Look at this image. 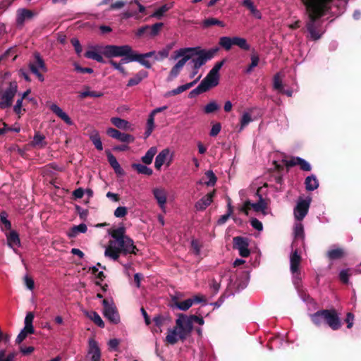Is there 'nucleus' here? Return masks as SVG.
<instances>
[{"label": "nucleus", "instance_id": "obj_9", "mask_svg": "<svg viewBox=\"0 0 361 361\" xmlns=\"http://www.w3.org/2000/svg\"><path fill=\"white\" fill-rule=\"evenodd\" d=\"M311 203V198L304 200L299 198L296 206L294 208L293 213L296 220L302 221L307 214Z\"/></svg>", "mask_w": 361, "mask_h": 361}, {"label": "nucleus", "instance_id": "obj_30", "mask_svg": "<svg viewBox=\"0 0 361 361\" xmlns=\"http://www.w3.org/2000/svg\"><path fill=\"white\" fill-rule=\"evenodd\" d=\"M242 5L247 8L251 14L257 19L262 18L261 12L256 8L252 0H243Z\"/></svg>", "mask_w": 361, "mask_h": 361}, {"label": "nucleus", "instance_id": "obj_55", "mask_svg": "<svg viewBox=\"0 0 361 361\" xmlns=\"http://www.w3.org/2000/svg\"><path fill=\"white\" fill-rule=\"evenodd\" d=\"M103 94H104L101 92L87 90V91H84V92H81L80 94V99H84L87 97H101L103 96Z\"/></svg>", "mask_w": 361, "mask_h": 361}, {"label": "nucleus", "instance_id": "obj_21", "mask_svg": "<svg viewBox=\"0 0 361 361\" xmlns=\"http://www.w3.org/2000/svg\"><path fill=\"white\" fill-rule=\"evenodd\" d=\"M197 49H195V47L181 48V53L183 55L180 56L181 59L178 62L184 66L188 61L194 59V56H195V51Z\"/></svg>", "mask_w": 361, "mask_h": 361}, {"label": "nucleus", "instance_id": "obj_25", "mask_svg": "<svg viewBox=\"0 0 361 361\" xmlns=\"http://www.w3.org/2000/svg\"><path fill=\"white\" fill-rule=\"evenodd\" d=\"M106 157L108 161L110 166L114 169V171L117 174L123 175L124 173L123 170L121 167L120 164L116 160V158L114 156V154L109 151H106Z\"/></svg>", "mask_w": 361, "mask_h": 361}, {"label": "nucleus", "instance_id": "obj_5", "mask_svg": "<svg viewBox=\"0 0 361 361\" xmlns=\"http://www.w3.org/2000/svg\"><path fill=\"white\" fill-rule=\"evenodd\" d=\"M102 54L106 58L123 57L121 63H130L134 61L132 57H134L135 51L133 50L130 45H106L104 47Z\"/></svg>", "mask_w": 361, "mask_h": 361}, {"label": "nucleus", "instance_id": "obj_51", "mask_svg": "<svg viewBox=\"0 0 361 361\" xmlns=\"http://www.w3.org/2000/svg\"><path fill=\"white\" fill-rule=\"evenodd\" d=\"M167 320H169V317L162 314H157L153 318V322L159 328H161Z\"/></svg>", "mask_w": 361, "mask_h": 361}, {"label": "nucleus", "instance_id": "obj_54", "mask_svg": "<svg viewBox=\"0 0 361 361\" xmlns=\"http://www.w3.org/2000/svg\"><path fill=\"white\" fill-rule=\"evenodd\" d=\"M205 176L208 178V181L205 183L206 185L207 186H214L217 180V178L214 173L212 171L209 170L205 173Z\"/></svg>", "mask_w": 361, "mask_h": 361}, {"label": "nucleus", "instance_id": "obj_15", "mask_svg": "<svg viewBox=\"0 0 361 361\" xmlns=\"http://www.w3.org/2000/svg\"><path fill=\"white\" fill-rule=\"evenodd\" d=\"M33 17L32 11L22 8L17 11L16 25L18 27H23L25 20L31 19Z\"/></svg>", "mask_w": 361, "mask_h": 361}, {"label": "nucleus", "instance_id": "obj_44", "mask_svg": "<svg viewBox=\"0 0 361 361\" xmlns=\"http://www.w3.org/2000/svg\"><path fill=\"white\" fill-rule=\"evenodd\" d=\"M250 59L251 63L245 71V73H250L253 71V68L257 66L259 62V55L256 53H253L251 54Z\"/></svg>", "mask_w": 361, "mask_h": 361}, {"label": "nucleus", "instance_id": "obj_36", "mask_svg": "<svg viewBox=\"0 0 361 361\" xmlns=\"http://www.w3.org/2000/svg\"><path fill=\"white\" fill-rule=\"evenodd\" d=\"M111 122L114 126L119 129L127 130L130 126L128 121L118 117H112L111 118Z\"/></svg>", "mask_w": 361, "mask_h": 361}, {"label": "nucleus", "instance_id": "obj_41", "mask_svg": "<svg viewBox=\"0 0 361 361\" xmlns=\"http://www.w3.org/2000/svg\"><path fill=\"white\" fill-rule=\"evenodd\" d=\"M132 168L137 171L138 173L151 176L153 173L152 169L141 164H133Z\"/></svg>", "mask_w": 361, "mask_h": 361}, {"label": "nucleus", "instance_id": "obj_37", "mask_svg": "<svg viewBox=\"0 0 361 361\" xmlns=\"http://www.w3.org/2000/svg\"><path fill=\"white\" fill-rule=\"evenodd\" d=\"M86 315L90 319H91L99 327H100V328L104 327V326H105L104 322L97 312H95V311H92L90 312H87L86 313Z\"/></svg>", "mask_w": 361, "mask_h": 361}, {"label": "nucleus", "instance_id": "obj_60", "mask_svg": "<svg viewBox=\"0 0 361 361\" xmlns=\"http://www.w3.org/2000/svg\"><path fill=\"white\" fill-rule=\"evenodd\" d=\"M6 351L5 350L0 349V361H13L16 356L14 353H9L6 357H5Z\"/></svg>", "mask_w": 361, "mask_h": 361}, {"label": "nucleus", "instance_id": "obj_34", "mask_svg": "<svg viewBox=\"0 0 361 361\" xmlns=\"http://www.w3.org/2000/svg\"><path fill=\"white\" fill-rule=\"evenodd\" d=\"M202 25L204 28H209V27H211L212 26H214V25H217V26L224 27H225V23L223 21L219 20L217 18H208L204 19L202 21Z\"/></svg>", "mask_w": 361, "mask_h": 361}, {"label": "nucleus", "instance_id": "obj_19", "mask_svg": "<svg viewBox=\"0 0 361 361\" xmlns=\"http://www.w3.org/2000/svg\"><path fill=\"white\" fill-rule=\"evenodd\" d=\"M345 255V249L340 247L331 248L326 253V257L332 261L343 259Z\"/></svg>", "mask_w": 361, "mask_h": 361}, {"label": "nucleus", "instance_id": "obj_22", "mask_svg": "<svg viewBox=\"0 0 361 361\" xmlns=\"http://www.w3.org/2000/svg\"><path fill=\"white\" fill-rule=\"evenodd\" d=\"M197 49H195V47L181 48V53L183 55L180 56L181 59L178 62L184 66L188 61L194 59V56H195V51Z\"/></svg>", "mask_w": 361, "mask_h": 361}, {"label": "nucleus", "instance_id": "obj_49", "mask_svg": "<svg viewBox=\"0 0 361 361\" xmlns=\"http://www.w3.org/2000/svg\"><path fill=\"white\" fill-rule=\"evenodd\" d=\"M219 105L215 101H212L204 107V112L207 114H212L219 110Z\"/></svg>", "mask_w": 361, "mask_h": 361}, {"label": "nucleus", "instance_id": "obj_35", "mask_svg": "<svg viewBox=\"0 0 361 361\" xmlns=\"http://www.w3.org/2000/svg\"><path fill=\"white\" fill-rule=\"evenodd\" d=\"M268 203L263 197H260V200L255 203H252V208L256 212H262L264 214H266L265 210L267 209Z\"/></svg>", "mask_w": 361, "mask_h": 361}, {"label": "nucleus", "instance_id": "obj_23", "mask_svg": "<svg viewBox=\"0 0 361 361\" xmlns=\"http://www.w3.org/2000/svg\"><path fill=\"white\" fill-rule=\"evenodd\" d=\"M197 49H195V47L181 48V53L183 55L180 56L181 59L178 62L184 66L188 61L194 59V56H195V51Z\"/></svg>", "mask_w": 361, "mask_h": 361}, {"label": "nucleus", "instance_id": "obj_8", "mask_svg": "<svg viewBox=\"0 0 361 361\" xmlns=\"http://www.w3.org/2000/svg\"><path fill=\"white\" fill-rule=\"evenodd\" d=\"M103 314L111 323L117 324L120 322V316L112 299H104L102 300Z\"/></svg>", "mask_w": 361, "mask_h": 361}, {"label": "nucleus", "instance_id": "obj_10", "mask_svg": "<svg viewBox=\"0 0 361 361\" xmlns=\"http://www.w3.org/2000/svg\"><path fill=\"white\" fill-rule=\"evenodd\" d=\"M248 239L241 236L233 238V247L238 250L239 254L242 257H247L250 251L248 248Z\"/></svg>", "mask_w": 361, "mask_h": 361}, {"label": "nucleus", "instance_id": "obj_45", "mask_svg": "<svg viewBox=\"0 0 361 361\" xmlns=\"http://www.w3.org/2000/svg\"><path fill=\"white\" fill-rule=\"evenodd\" d=\"M85 58L91 59L99 63H105L102 56L98 52L92 50L87 51L84 54Z\"/></svg>", "mask_w": 361, "mask_h": 361}, {"label": "nucleus", "instance_id": "obj_24", "mask_svg": "<svg viewBox=\"0 0 361 361\" xmlns=\"http://www.w3.org/2000/svg\"><path fill=\"white\" fill-rule=\"evenodd\" d=\"M30 145L35 148L42 149L44 148L47 142L46 137L44 135L41 134L39 131L35 132L33 139L30 142Z\"/></svg>", "mask_w": 361, "mask_h": 361}, {"label": "nucleus", "instance_id": "obj_3", "mask_svg": "<svg viewBox=\"0 0 361 361\" xmlns=\"http://www.w3.org/2000/svg\"><path fill=\"white\" fill-rule=\"evenodd\" d=\"M193 322L200 325L204 324V319L202 317L190 315L188 317L180 314L176 320V326L168 329V334L166 336V342L171 345L176 344L178 339L184 341L190 336L193 329Z\"/></svg>", "mask_w": 361, "mask_h": 361}, {"label": "nucleus", "instance_id": "obj_53", "mask_svg": "<svg viewBox=\"0 0 361 361\" xmlns=\"http://www.w3.org/2000/svg\"><path fill=\"white\" fill-rule=\"evenodd\" d=\"M163 27V23H157L152 26H149V35L152 37L157 35Z\"/></svg>", "mask_w": 361, "mask_h": 361}, {"label": "nucleus", "instance_id": "obj_40", "mask_svg": "<svg viewBox=\"0 0 361 361\" xmlns=\"http://www.w3.org/2000/svg\"><path fill=\"white\" fill-rule=\"evenodd\" d=\"M157 149L156 147H150L141 159L145 164H150L152 162L154 155L157 154Z\"/></svg>", "mask_w": 361, "mask_h": 361}, {"label": "nucleus", "instance_id": "obj_59", "mask_svg": "<svg viewBox=\"0 0 361 361\" xmlns=\"http://www.w3.org/2000/svg\"><path fill=\"white\" fill-rule=\"evenodd\" d=\"M0 220L6 230H11V223L7 219V214L5 212H1Z\"/></svg>", "mask_w": 361, "mask_h": 361}, {"label": "nucleus", "instance_id": "obj_13", "mask_svg": "<svg viewBox=\"0 0 361 361\" xmlns=\"http://www.w3.org/2000/svg\"><path fill=\"white\" fill-rule=\"evenodd\" d=\"M215 191L210 192L198 200L195 207L197 211H204L213 202Z\"/></svg>", "mask_w": 361, "mask_h": 361}, {"label": "nucleus", "instance_id": "obj_57", "mask_svg": "<svg viewBox=\"0 0 361 361\" xmlns=\"http://www.w3.org/2000/svg\"><path fill=\"white\" fill-rule=\"evenodd\" d=\"M294 235L296 238L304 237V228L301 223L295 224L294 227Z\"/></svg>", "mask_w": 361, "mask_h": 361}, {"label": "nucleus", "instance_id": "obj_1", "mask_svg": "<svg viewBox=\"0 0 361 361\" xmlns=\"http://www.w3.org/2000/svg\"><path fill=\"white\" fill-rule=\"evenodd\" d=\"M109 234L113 240L109 241V245L104 252L106 257H109L114 261H118L120 255H137L139 250L134 245L133 239L126 235L125 227L121 226L109 230Z\"/></svg>", "mask_w": 361, "mask_h": 361}, {"label": "nucleus", "instance_id": "obj_33", "mask_svg": "<svg viewBox=\"0 0 361 361\" xmlns=\"http://www.w3.org/2000/svg\"><path fill=\"white\" fill-rule=\"evenodd\" d=\"M8 245L11 247L14 246L20 245L19 235L15 231H11L8 234L6 235Z\"/></svg>", "mask_w": 361, "mask_h": 361}, {"label": "nucleus", "instance_id": "obj_11", "mask_svg": "<svg viewBox=\"0 0 361 361\" xmlns=\"http://www.w3.org/2000/svg\"><path fill=\"white\" fill-rule=\"evenodd\" d=\"M106 134L109 137L123 142L131 143L135 140V138L133 135L128 133H121L118 130L113 128H109L106 130Z\"/></svg>", "mask_w": 361, "mask_h": 361}, {"label": "nucleus", "instance_id": "obj_16", "mask_svg": "<svg viewBox=\"0 0 361 361\" xmlns=\"http://www.w3.org/2000/svg\"><path fill=\"white\" fill-rule=\"evenodd\" d=\"M91 355V361H99L101 358V350L97 342L94 339L89 341V352Z\"/></svg>", "mask_w": 361, "mask_h": 361}, {"label": "nucleus", "instance_id": "obj_12", "mask_svg": "<svg viewBox=\"0 0 361 361\" xmlns=\"http://www.w3.org/2000/svg\"><path fill=\"white\" fill-rule=\"evenodd\" d=\"M301 256L298 254L297 250L293 251L290 255V271L293 274L298 276L300 275V264L301 262Z\"/></svg>", "mask_w": 361, "mask_h": 361}, {"label": "nucleus", "instance_id": "obj_31", "mask_svg": "<svg viewBox=\"0 0 361 361\" xmlns=\"http://www.w3.org/2000/svg\"><path fill=\"white\" fill-rule=\"evenodd\" d=\"M305 189L313 191L319 187V181L314 175L307 176L305 180Z\"/></svg>", "mask_w": 361, "mask_h": 361}, {"label": "nucleus", "instance_id": "obj_17", "mask_svg": "<svg viewBox=\"0 0 361 361\" xmlns=\"http://www.w3.org/2000/svg\"><path fill=\"white\" fill-rule=\"evenodd\" d=\"M152 192L160 208L164 209L167 200L166 190L163 188H156L153 189Z\"/></svg>", "mask_w": 361, "mask_h": 361}, {"label": "nucleus", "instance_id": "obj_56", "mask_svg": "<svg viewBox=\"0 0 361 361\" xmlns=\"http://www.w3.org/2000/svg\"><path fill=\"white\" fill-rule=\"evenodd\" d=\"M252 121L251 115L249 113H244L240 119V128L241 131L245 126H247Z\"/></svg>", "mask_w": 361, "mask_h": 361}, {"label": "nucleus", "instance_id": "obj_64", "mask_svg": "<svg viewBox=\"0 0 361 361\" xmlns=\"http://www.w3.org/2000/svg\"><path fill=\"white\" fill-rule=\"evenodd\" d=\"M221 125L220 123H216L212 126L209 133V135L212 137H216L221 131Z\"/></svg>", "mask_w": 361, "mask_h": 361}, {"label": "nucleus", "instance_id": "obj_43", "mask_svg": "<svg viewBox=\"0 0 361 361\" xmlns=\"http://www.w3.org/2000/svg\"><path fill=\"white\" fill-rule=\"evenodd\" d=\"M219 44L226 51H229L233 46V37H221L219 39Z\"/></svg>", "mask_w": 361, "mask_h": 361}, {"label": "nucleus", "instance_id": "obj_47", "mask_svg": "<svg viewBox=\"0 0 361 361\" xmlns=\"http://www.w3.org/2000/svg\"><path fill=\"white\" fill-rule=\"evenodd\" d=\"M34 333V331L30 329L26 330V328L24 327L18 335L16 339V343L17 344H20L26 338L28 334H32Z\"/></svg>", "mask_w": 361, "mask_h": 361}, {"label": "nucleus", "instance_id": "obj_27", "mask_svg": "<svg viewBox=\"0 0 361 361\" xmlns=\"http://www.w3.org/2000/svg\"><path fill=\"white\" fill-rule=\"evenodd\" d=\"M51 111L67 124H72L71 118L56 104L50 106Z\"/></svg>", "mask_w": 361, "mask_h": 361}, {"label": "nucleus", "instance_id": "obj_39", "mask_svg": "<svg viewBox=\"0 0 361 361\" xmlns=\"http://www.w3.org/2000/svg\"><path fill=\"white\" fill-rule=\"evenodd\" d=\"M90 140L92 142L97 149L101 151L103 149L102 142L99 133L93 130L90 135Z\"/></svg>", "mask_w": 361, "mask_h": 361}, {"label": "nucleus", "instance_id": "obj_2", "mask_svg": "<svg viewBox=\"0 0 361 361\" xmlns=\"http://www.w3.org/2000/svg\"><path fill=\"white\" fill-rule=\"evenodd\" d=\"M308 13L306 27L312 40L319 39L324 31L319 19L325 15L326 5L333 0H301Z\"/></svg>", "mask_w": 361, "mask_h": 361}, {"label": "nucleus", "instance_id": "obj_46", "mask_svg": "<svg viewBox=\"0 0 361 361\" xmlns=\"http://www.w3.org/2000/svg\"><path fill=\"white\" fill-rule=\"evenodd\" d=\"M172 6H169L168 4H164L159 7L158 9H157L151 16L150 17L152 18H157L158 19H160L166 12H167Z\"/></svg>", "mask_w": 361, "mask_h": 361}, {"label": "nucleus", "instance_id": "obj_7", "mask_svg": "<svg viewBox=\"0 0 361 361\" xmlns=\"http://www.w3.org/2000/svg\"><path fill=\"white\" fill-rule=\"evenodd\" d=\"M195 49H197L195 51V56H194L192 61L193 66H195V69H200L208 61L213 59L219 51L218 47L212 48L208 50L203 49L200 47H196Z\"/></svg>", "mask_w": 361, "mask_h": 361}, {"label": "nucleus", "instance_id": "obj_62", "mask_svg": "<svg viewBox=\"0 0 361 361\" xmlns=\"http://www.w3.org/2000/svg\"><path fill=\"white\" fill-rule=\"evenodd\" d=\"M71 43L73 46L76 54L78 55H80L82 51V46L80 43V41L77 38H72L71 39Z\"/></svg>", "mask_w": 361, "mask_h": 361}, {"label": "nucleus", "instance_id": "obj_52", "mask_svg": "<svg viewBox=\"0 0 361 361\" xmlns=\"http://www.w3.org/2000/svg\"><path fill=\"white\" fill-rule=\"evenodd\" d=\"M207 90H209L207 88V87H205L202 82H200V85L196 88L193 89L189 93V97L190 98L195 97L201 93L207 92Z\"/></svg>", "mask_w": 361, "mask_h": 361}, {"label": "nucleus", "instance_id": "obj_58", "mask_svg": "<svg viewBox=\"0 0 361 361\" xmlns=\"http://www.w3.org/2000/svg\"><path fill=\"white\" fill-rule=\"evenodd\" d=\"M298 161V166L301 170L304 171H310L312 169L310 164L305 161V159L300 157V159H296Z\"/></svg>", "mask_w": 361, "mask_h": 361}, {"label": "nucleus", "instance_id": "obj_26", "mask_svg": "<svg viewBox=\"0 0 361 361\" xmlns=\"http://www.w3.org/2000/svg\"><path fill=\"white\" fill-rule=\"evenodd\" d=\"M170 153L169 149L166 148L161 151L155 158L154 167L160 170L163 164L166 162Z\"/></svg>", "mask_w": 361, "mask_h": 361}, {"label": "nucleus", "instance_id": "obj_14", "mask_svg": "<svg viewBox=\"0 0 361 361\" xmlns=\"http://www.w3.org/2000/svg\"><path fill=\"white\" fill-rule=\"evenodd\" d=\"M155 54V51H149L145 54H139L135 51L134 57H132V60H134V61H137L140 63L141 65L145 66L146 68H151L152 64L151 63L146 60L147 58H150L152 56Z\"/></svg>", "mask_w": 361, "mask_h": 361}, {"label": "nucleus", "instance_id": "obj_48", "mask_svg": "<svg viewBox=\"0 0 361 361\" xmlns=\"http://www.w3.org/2000/svg\"><path fill=\"white\" fill-rule=\"evenodd\" d=\"M35 315L33 312H29L27 313L26 317L25 318V328H26V330L30 329L32 331H35L34 326L32 325V322L34 319Z\"/></svg>", "mask_w": 361, "mask_h": 361}, {"label": "nucleus", "instance_id": "obj_38", "mask_svg": "<svg viewBox=\"0 0 361 361\" xmlns=\"http://www.w3.org/2000/svg\"><path fill=\"white\" fill-rule=\"evenodd\" d=\"M233 45H235L245 51H248L250 49V46L246 39L240 37H233Z\"/></svg>", "mask_w": 361, "mask_h": 361}, {"label": "nucleus", "instance_id": "obj_18", "mask_svg": "<svg viewBox=\"0 0 361 361\" xmlns=\"http://www.w3.org/2000/svg\"><path fill=\"white\" fill-rule=\"evenodd\" d=\"M219 74L210 71L201 82L209 90L210 87H215L219 84Z\"/></svg>", "mask_w": 361, "mask_h": 361}, {"label": "nucleus", "instance_id": "obj_63", "mask_svg": "<svg viewBox=\"0 0 361 361\" xmlns=\"http://www.w3.org/2000/svg\"><path fill=\"white\" fill-rule=\"evenodd\" d=\"M274 89L279 90L280 92L283 90L282 81L279 78V75H275L274 77Z\"/></svg>", "mask_w": 361, "mask_h": 361}, {"label": "nucleus", "instance_id": "obj_32", "mask_svg": "<svg viewBox=\"0 0 361 361\" xmlns=\"http://www.w3.org/2000/svg\"><path fill=\"white\" fill-rule=\"evenodd\" d=\"M200 78H201V76L200 75L194 81L178 86L177 88L173 89L171 92H169V94L171 95H176V94L183 92L184 91L193 87L197 82V81L200 79Z\"/></svg>", "mask_w": 361, "mask_h": 361}, {"label": "nucleus", "instance_id": "obj_6", "mask_svg": "<svg viewBox=\"0 0 361 361\" xmlns=\"http://www.w3.org/2000/svg\"><path fill=\"white\" fill-rule=\"evenodd\" d=\"M17 91L18 85L16 81L9 82L6 90L0 87V109H5L12 106Z\"/></svg>", "mask_w": 361, "mask_h": 361}, {"label": "nucleus", "instance_id": "obj_20", "mask_svg": "<svg viewBox=\"0 0 361 361\" xmlns=\"http://www.w3.org/2000/svg\"><path fill=\"white\" fill-rule=\"evenodd\" d=\"M34 66L38 71L41 70L42 72H47L48 69L45 62L39 52L34 53V60L29 63V68L31 71V66Z\"/></svg>", "mask_w": 361, "mask_h": 361}, {"label": "nucleus", "instance_id": "obj_42", "mask_svg": "<svg viewBox=\"0 0 361 361\" xmlns=\"http://www.w3.org/2000/svg\"><path fill=\"white\" fill-rule=\"evenodd\" d=\"M183 68V66L177 62L171 69L167 80L170 81L176 78L179 75Z\"/></svg>", "mask_w": 361, "mask_h": 361}, {"label": "nucleus", "instance_id": "obj_29", "mask_svg": "<svg viewBox=\"0 0 361 361\" xmlns=\"http://www.w3.org/2000/svg\"><path fill=\"white\" fill-rule=\"evenodd\" d=\"M172 302L173 306L183 311L188 310L192 305V301L190 298L184 301H179L176 297H173Z\"/></svg>", "mask_w": 361, "mask_h": 361}, {"label": "nucleus", "instance_id": "obj_4", "mask_svg": "<svg viewBox=\"0 0 361 361\" xmlns=\"http://www.w3.org/2000/svg\"><path fill=\"white\" fill-rule=\"evenodd\" d=\"M310 319L312 323L317 326L326 324L334 331L341 327V319L334 309L319 310L310 314Z\"/></svg>", "mask_w": 361, "mask_h": 361}, {"label": "nucleus", "instance_id": "obj_50", "mask_svg": "<svg viewBox=\"0 0 361 361\" xmlns=\"http://www.w3.org/2000/svg\"><path fill=\"white\" fill-rule=\"evenodd\" d=\"M108 63L112 66L116 70L118 71L121 74L123 75H127V72L124 67L122 66V64H124L125 63H121V60L119 63H117L116 61L110 59L108 61Z\"/></svg>", "mask_w": 361, "mask_h": 361}, {"label": "nucleus", "instance_id": "obj_28", "mask_svg": "<svg viewBox=\"0 0 361 361\" xmlns=\"http://www.w3.org/2000/svg\"><path fill=\"white\" fill-rule=\"evenodd\" d=\"M148 76V73L144 70L137 72L133 78L129 79L127 86L133 87L138 85L143 79Z\"/></svg>", "mask_w": 361, "mask_h": 361}, {"label": "nucleus", "instance_id": "obj_61", "mask_svg": "<svg viewBox=\"0 0 361 361\" xmlns=\"http://www.w3.org/2000/svg\"><path fill=\"white\" fill-rule=\"evenodd\" d=\"M128 214V209L126 207H118L114 211V216L117 218H123Z\"/></svg>", "mask_w": 361, "mask_h": 361}]
</instances>
